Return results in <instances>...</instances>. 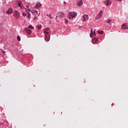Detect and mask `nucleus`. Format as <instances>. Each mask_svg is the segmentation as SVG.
Instances as JSON below:
<instances>
[{
    "mask_svg": "<svg viewBox=\"0 0 128 128\" xmlns=\"http://www.w3.org/2000/svg\"><path fill=\"white\" fill-rule=\"evenodd\" d=\"M77 15L78 14L76 12H70L68 14V18H70V20H72L74 18H76Z\"/></svg>",
    "mask_w": 128,
    "mask_h": 128,
    "instance_id": "f257e3e1",
    "label": "nucleus"
},
{
    "mask_svg": "<svg viewBox=\"0 0 128 128\" xmlns=\"http://www.w3.org/2000/svg\"><path fill=\"white\" fill-rule=\"evenodd\" d=\"M104 14V12L102 10H100V13L96 16V20H100L102 16V14Z\"/></svg>",
    "mask_w": 128,
    "mask_h": 128,
    "instance_id": "f03ea898",
    "label": "nucleus"
},
{
    "mask_svg": "<svg viewBox=\"0 0 128 128\" xmlns=\"http://www.w3.org/2000/svg\"><path fill=\"white\" fill-rule=\"evenodd\" d=\"M14 16L16 18H20V12H18V10H16L14 12V14H13Z\"/></svg>",
    "mask_w": 128,
    "mask_h": 128,
    "instance_id": "7ed1b4c3",
    "label": "nucleus"
},
{
    "mask_svg": "<svg viewBox=\"0 0 128 128\" xmlns=\"http://www.w3.org/2000/svg\"><path fill=\"white\" fill-rule=\"evenodd\" d=\"M88 20V14H84L82 17V20L83 22H86Z\"/></svg>",
    "mask_w": 128,
    "mask_h": 128,
    "instance_id": "20e7f679",
    "label": "nucleus"
},
{
    "mask_svg": "<svg viewBox=\"0 0 128 128\" xmlns=\"http://www.w3.org/2000/svg\"><path fill=\"white\" fill-rule=\"evenodd\" d=\"M104 2L105 3L106 6H108L112 4V1L110 0H106L104 1Z\"/></svg>",
    "mask_w": 128,
    "mask_h": 128,
    "instance_id": "39448f33",
    "label": "nucleus"
},
{
    "mask_svg": "<svg viewBox=\"0 0 128 128\" xmlns=\"http://www.w3.org/2000/svg\"><path fill=\"white\" fill-rule=\"evenodd\" d=\"M122 30H128V24L126 23V24H124L122 25Z\"/></svg>",
    "mask_w": 128,
    "mask_h": 128,
    "instance_id": "423d86ee",
    "label": "nucleus"
},
{
    "mask_svg": "<svg viewBox=\"0 0 128 128\" xmlns=\"http://www.w3.org/2000/svg\"><path fill=\"white\" fill-rule=\"evenodd\" d=\"M82 4H84V2H82V0H80L78 1L76 4V5L78 6H82Z\"/></svg>",
    "mask_w": 128,
    "mask_h": 128,
    "instance_id": "0eeeda50",
    "label": "nucleus"
},
{
    "mask_svg": "<svg viewBox=\"0 0 128 128\" xmlns=\"http://www.w3.org/2000/svg\"><path fill=\"white\" fill-rule=\"evenodd\" d=\"M26 33L28 34H30L32 32V30L28 28H26Z\"/></svg>",
    "mask_w": 128,
    "mask_h": 128,
    "instance_id": "6e6552de",
    "label": "nucleus"
},
{
    "mask_svg": "<svg viewBox=\"0 0 128 128\" xmlns=\"http://www.w3.org/2000/svg\"><path fill=\"white\" fill-rule=\"evenodd\" d=\"M50 32V28H46L45 30H44V33L45 35L48 34V32Z\"/></svg>",
    "mask_w": 128,
    "mask_h": 128,
    "instance_id": "1a4fd4ad",
    "label": "nucleus"
},
{
    "mask_svg": "<svg viewBox=\"0 0 128 128\" xmlns=\"http://www.w3.org/2000/svg\"><path fill=\"white\" fill-rule=\"evenodd\" d=\"M41 7H42V4L40 2H38L36 4V8H41Z\"/></svg>",
    "mask_w": 128,
    "mask_h": 128,
    "instance_id": "9d476101",
    "label": "nucleus"
},
{
    "mask_svg": "<svg viewBox=\"0 0 128 128\" xmlns=\"http://www.w3.org/2000/svg\"><path fill=\"white\" fill-rule=\"evenodd\" d=\"M6 12L9 14H12V8H10Z\"/></svg>",
    "mask_w": 128,
    "mask_h": 128,
    "instance_id": "9b49d317",
    "label": "nucleus"
},
{
    "mask_svg": "<svg viewBox=\"0 0 128 128\" xmlns=\"http://www.w3.org/2000/svg\"><path fill=\"white\" fill-rule=\"evenodd\" d=\"M50 34H47V35H45V38H44V40H45L46 41H48V40H50Z\"/></svg>",
    "mask_w": 128,
    "mask_h": 128,
    "instance_id": "f8f14e48",
    "label": "nucleus"
},
{
    "mask_svg": "<svg viewBox=\"0 0 128 128\" xmlns=\"http://www.w3.org/2000/svg\"><path fill=\"white\" fill-rule=\"evenodd\" d=\"M98 38H94L92 40V44H96V42H98Z\"/></svg>",
    "mask_w": 128,
    "mask_h": 128,
    "instance_id": "ddd939ff",
    "label": "nucleus"
},
{
    "mask_svg": "<svg viewBox=\"0 0 128 128\" xmlns=\"http://www.w3.org/2000/svg\"><path fill=\"white\" fill-rule=\"evenodd\" d=\"M42 28V25H39V26H36V28L38 30H40V28Z\"/></svg>",
    "mask_w": 128,
    "mask_h": 128,
    "instance_id": "4468645a",
    "label": "nucleus"
},
{
    "mask_svg": "<svg viewBox=\"0 0 128 128\" xmlns=\"http://www.w3.org/2000/svg\"><path fill=\"white\" fill-rule=\"evenodd\" d=\"M94 36V32H92V29L90 30V38H92V36Z\"/></svg>",
    "mask_w": 128,
    "mask_h": 128,
    "instance_id": "2eb2a0df",
    "label": "nucleus"
},
{
    "mask_svg": "<svg viewBox=\"0 0 128 128\" xmlns=\"http://www.w3.org/2000/svg\"><path fill=\"white\" fill-rule=\"evenodd\" d=\"M18 6H20L21 8H22V2H18Z\"/></svg>",
    "mask_w": 128,
    "mask_h": 128,
    "instance_id": "dca6fc26",
    "label": "nucleus"
},
{
    "mask_svg": "<svg viewBox=\"0 0 128 128\" xmlns=\"http://www.w3.org/2000/svg\"><path fill=\"white\" fill-rule=\"evenodd\" d=\"M106 22L107 24H110V22H112V20H106Z\"/></svg>",
    "mask_w": 128,
    "mask_h": 128,
    "instance_id": "f3484780",
    "label": "nucleus"
},
{
    "mask_svg": "<svg viewBox=\"0 0 128 128\" xmlns=\"http://www.w3.org/2000/svg\"><path fill=\"white\" fill-rule=\"evenodd\" d=\"M97 32L100 34H104V31L98 30Z\"/></svg>",
    "mask_w": 128,
    "mask_h": 128,
    "instance_id": "a211bd4d",
    "label": "nucleus"
},
{
    "mask_svg": "<svg viewBox=\"0 0 128 128\" xmlns=\"http://www.w3.org/2000/svg\"><path fill=\"white\" fill-rule=\"evenodd\" d=\"M28 28H30V30H34V26H32V25H30L28 26Z\"/></svg>",
    "mask_w": 128,
    "mask_h": 128,
    "instance_id": "6ab92c4d",
    "label": "nucleus"
},
{
    "mask_svg": "<svg viewBox=\"0 0 128 128\" xmlns=\"http://www.w3.org/2000/svg\"><path fill=\"white\" fill-rule=\"evenodd\" d=\"M32 14H36V12L37 14H38V11H36V10H33L32 11Z\"/></svg>",
    "mask_w": 128,
    "mask_h": 128,
    "instance_id": "aec40b11",
    "label": "nucleus"
},
{
    "mask_svg": "<svg viewBox=\"0 0 128 128\" xmlns=\"http://www.w3.org/2000/svg\"><path fill=\"white\" fill-rule=\"evenodd\" d=\"M17 40H18V42H20V37L19 36H17Z\"/></svg>",
    "mask_w": 128,
    "mask_h": 128,
    "instance_id": "412c9836",
    "label": "nucleus"
},
{
    "mask_svg": "<svg viewBox=\"0 0 128 128\" xmlns=\"http://www.w3.org/2000/svg\"><path fill=\"white\" fill-rule=\"evenodd\" d=\"M47 16H48L51 20L52 18V16H50V14L47 15Z\"/></svg>",
    "mask_w": 128,
    "mask_h": 128,
    "instance_id": "4be33fe9",
    "label": "nucleus"
},
{
    "mask_svg": "<svg viewBox=\"0 0 128 128\" xmlns=\"http://www.w3.org/2000/svg\"><path fill=\"white\" fill-rule=\"evenodd\" d=\"M34 20H38V17L36 16L34 18Z\"/></svg>",
    "mask_w": 128,
    "mask_h": 128,
    "instance_id": "5701e85b",
    "label": "nucleus"
},
{
    "mask_svg": "<svg viewBox=\"0 0 128 128\" xmlns=\"http://www.w3.org/2000/svg\"><path fill=\"white\" fill-rule=\"evenodd\" d=\"M28 18H30V14H28Z\"/></svg>",
    "mask_w": 128,
    "mask_h": 128,
    "instance_id": "b1692460",
    "label": "nucleus"
},
{
    "mask_svg": "<svg viewBox=\"0 0 128 128\" xmlns=\"http://www.w3.org/2000/svg\"><path fill=\"white\" fill-rule=\"evenodd\" d=\"M22 16H26V13H22Z\"/></svg>",
    "mask_w": 128,
    "mask_h": 128,
    "instance_id": "393cba45",
    "label": "nucleus"
},
{
    "mask_svg": "<svg viewBox=\"0 0 128 128\" xmlns=\"http://www.w3.org/2000/svg\"><path fill=\"white\" fill-rule=\"evenodd\" d=\"M64 22H65V24H68V20H64Z\"/></svg>",
    "mask_w": 128,
    "mask_h": 128,
    "instance_id": "a878e982",
    "label": "nucleus"
},
{
    "mask_svg": "<svg viewBox=\"0 0 128 128\" xmlns=\"http://www.w3.org/2000/svg\"><path fill=\"white\" fill-rule=\"evenodd\" d=\"M93 34L94 36H96V30H94V31L93 32Z\"/></svg>",
    "mask_w": 128,
    "mask_h": 128,
    "instance_id": "bb28decb",
    "label": "nucleus"
},
{
    "mask_svg": "<svg viewBox=\"0 0 128 128\" xmlns=\"http://www.w3.org/2000/svg\"><path fill=\"white\" fill-rule=\"evenodd\" d=\"M116 0V2H122V0Z\"/></svg>",
    "mask_w": 128,
    "mask_h": 128,
    "instance_id": "cd10ccee",
    "label": "nucleus"
},
{
    "mask_svg": "<svg viewBox=\"0 0 128 128\" xmlns=\"http://www.w3.org/2000/svg\"><path fill=\"white\" fill-rule=\"evenodd\" d=\"M2 52L3 54H5L6 53V52H4V51L2 50Z\"/></svg>",
    "mask_w": 128,
    "mask_h": 128,
    "instance_id": "c85d7f7f",
    "label": "nucleus"
},
{
    "mask_svg": "<svg viewBox=\"0 0 128 128\" xmlns=\"http://www.w3.org/2000/svg\"><path fill=\"white\" fill-rule=\"evenodd\" d=\"M64 4H66V2H64Z\"/></svg>",
    "mask_w": 128,
    "mask_h": 128,
    "instance_id": "c756f323",
    "label": "nucleus"
},
{
    "mask_svg": "<svg viewBox=\"0 0 128 128\" xmlns=\"http://www.w3.org/2000/svg\"><path fill=\"white\" fill-rule=\"evenodd\" d=\"M28 10H29V12H30V9H28Z\"/></svg>",
    "mask_w": 128,
    "mask_h": 128,
    "instance_id": "7c9ffc66",
    "label": "nucleus"
},
{
    "mask_svg": "<svg viewBox=\"0 0 128 128\" xmlns=\"http://www.w3.org/2000/svg\"><path fill=\"white\" fill-rule=\"evenodd\" d=\"M26 8H28V6H26Z\"/></svg>",
    "mask_w": 128,
    "mask_h": 128,
    "instance_id": "2f4dec72",
    "label": "nucleus"
}]
</instances>
